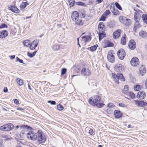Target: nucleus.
<instances>
[{
  "label": "nucleus",
  "mask_w": 147,
  "mask_h": 147,
  "mask_svg": "<svg viewBox=\"0 0 147 147\" xmlns=\"http://www.w3.org/2000/svg\"><path fill=\"white\" fill-rule=\"evenodd\" d=\"M0 147H4L3 142L2 139H0Z\"/></svg>",
  "instance_id": "nucleus-58"
},
{
  "label": "nucleus",
  "mask_w": 147,
  "mask_h": 147,
  "mask_svg": "<svg viewBox=\"0 0 147 147\" xmlns=\"http://www.w3.org/2000/svg\"><path fill=\"white\" fill-rule=\"evenodd\" d=\"M115 22L114 21H111L109 24V27L110 28H113L115 26Z\"/></svg>",
  "instance_id": "nucleus-37"
},
{
  "label": "nucleus",
  "mask_w": 147,
  "mask_h": 147,
  "mask_svg": "<svg viewBox=\"0 0 147 147\" xmlns=\"http://www.w3.org/2000/svg\"><path fill=\"white\" fill-rule=\"evenodd\" d=\"M17 82L18 84L20 86H22L23 84V81L20 79L18 78L17 79Z\"/></svg>",
  "instance_id": "nucleus-40"
},
{
  "label": "nucleus",
  "mask_w": 147,
  "mask_h": 147,
  "mask_svg": "<svg viewBox=\"0 0 147 147\" xmlns=\"http://www.w3.org/2000/svg\"><path fill=\"white\" fill-rule=\"evenodd\" d=\"M119 106L121 107H125V105L124 104H123L122 103H119Z\"/></svg>",
  "instance_id": "nucleus-61"
},
{
  "label": "nucleus",
  "mask_w": 147,
  "mask_h": 147,
  "mask_svg": "<svg viewBox=\"0 0 147 147\" xmlns=\"http://www.w3.org/2000/svg\"><path fill=\"white\" fill-rule=\"evenodd\" d=\"M80 15L82 18H84L85 16V13L84 11L80 13Z\"/></svg>",
  "instance_id": "nucleus-53"
},
{
  "label": "nucleus",
  "mask_w": 147,
  "mask_h": 147,
  "mask_svg": "<svg viewBox=\"0 0 147 147\" xmlns=\"http://www.w3.org/2000/svg\"><path fill=\"white\" fill-rule=\"evenodd\" d=\"M146 94L145 92L141 91L138 92L136 97L138 99H143L146 97Z\"/></svg>",
  "instance_id": "nucleus-12"
},
{
  "label": "nucleus",
  "mask_w": 147,
  "mask_h": 147,
  "mask_svg": "<svg viewBox=\"0 0 147 147\" xmlns=\"http://www.w3.org/2000/svg\"><path fill=\"white\" fill-rule=\"evenodd\" d=\"M98 28L99 31L100 30L105 31V26L103 22H101L99 23L98 26Z\"/></svg>",
  "instance_id": "nucleus-26"
},
{
  "label": "nucleus",
  "mask_w": 147,
  "mask_h": 147,
  "mask_svg": "<svg viewBox=\"0 0 147 147\" xmlns=\"http://www.w3.org/2000/svg\"><path fill=\"white\" fill-rule=\"evenodd\" d=\"M75 0H68L70 7H73L74 5L75 2Z\"/></svg>",
  "instance_id": "nucleus-39"
},
{
  "label": "nucleus",
  "mask_w": 147,
  "mask_h": 147,
  "mask_svg": "<svg viewBox=\"0 0 147 147\" xmlns=\"http://www.w3.org/2000/svg\"><path fill=\"white\" fill-rule=\"evenodd\" d=\"M15 55H13L11 56H10V59H13L15 58Z\"/></svg>",
  "instance_id": "nucleus-64"
},
{
  "label": "nucleus",
  "mask_w": 147,
  "mask_h": 147,
  "mask_svg": "<svg viewBox=\"0 0 147 147\" xmlns=\"http://www.w3.org/2000/svg\"><path fill=\"white\" fill-rule=\"evenodd\" d=\"M106 35L104 31L100 30L99 33V39L100 41L103 38L105 37Z\"/></svg>",
  "instance_id": "nucleus-21"
},
{
  "label": "nucleus",
  "mask_w": 147,
  "mask_h": 147,
  "mask_svg": "<svg viewBox=\"0 0 147 147\" xmlns=\"http://www.w3.org/2000/svg\"><path fill=\"white\" fill-rule=\"evenodd\" d=\"M57 108L58 109L59 111H62L64 108L63 106L61 104H59L57 105Z\"/></svg>",
  "instance_id": "nucleus-46"
},
{
  "label": "nucleus",
  "mask_w": 147,
  "mask_h": 147,
  "mask_svg": "<svg viewBox=\"0 0 147 147\" xmlns=\"http://www.w3.org/2000/svg\"><path fill=\"white\" fill-rule=\"evenodd\" d=\"M126 17L122 16H120L119 18V20L120 22L123 24L125 23V21L126 20Z\"/></svg>",
  "instance_id": "nucleus-29"
},
{
  "label": "nucleus",
  "mask_w": 147,
  "mask_h": 147,
  "mask_svg": "<svg viewBox=\"0 0 147 147\" xmlns=\"http://www.w3.org/2000/svg\"><path fill=\"white\" fill-rule=\"evenodd\" d=\"M27 55L30 58H32L33 57L32 54L30 52H28L27 53Z\"/></svg>",
  "instance_id": "nucleus-60"
},
{
  "label": "nucleus",
  "mask_w": 147,
  "mask_h": 147,
  "mask_svg": "<svg viewBox=\"0 0 147 147\" xmlns=\"http://www.w3.org/2000/svg\"><path fill=\"white\" fill-rule=\"evenodd\" d=\"M115 106L112 103H109L107 105V107L109 108H114Z\"/></svg>",
  "instance_id": "nucleus-49"
},
{
  "label": "nucleus",
  "mask_w": 147,
  "mask_h": 147,
  "mask_svg": "<svg viewBox=\"0 0 147 147\" xmlns=\"http://www.w3.org/2000/svg\"><path fill=\"white\" fill-rule=\"evenodd\" d=\"M30 41L28 40H26L23 42V43L24 46L28 47L29 45H30Z\"/></svg>",
  "instance_id": "nucleus-36"
},
{
  "label": "nucleus",
  "mask_w": 147,
  "mask_h": 147,
  "mask_svg": "<svg viewBox=\"0 0 147 147\" xmlns=\"http://www.w3.org/2000/svg\"><path fill=\"white\" fill-rule=\"evenodd\" d=\"M114 115L115 118L118 119L121 117L122 113L120 111L115 110L114 111Z\"/></svg>",
  "instance_id": "nucleus-19"
},
{
  "label": "nucleus",
  "mask_w": 147,
  "mask_h": 147,
  "mask_svg": "<svg viewBox=\"0 0 147 147\" xmlns=\"http://www.w3.org/2000/svg\"><path fill=\"white\" fill-rule=\"evenodd\" d=\"M124 67L121 64L117 65L115 67V69L117 71L121 72L124 69Z\"/></svg>",
  "instance_id": "nucleus-20"
},
{
  "label": "nucleus",
  "mask_w": 147,
  "mask_h": 147,
  "mask_svg": "<svg viewBox=\"0 0 147 147\" xmlns=\"http://www.w3.org/2000/svg\"><path fill=\"white\" fill-rule=\"evenodd\" d=\"M135 104L140 107H144L147 105V103L143 101L134 100Z\"/></svg>",
  "instance_id": "nucleus-14"
},
{
  "label": "nucleus",
  "mask_w": 147,
  "mask_h": 147,
  "mask_svg": "<svg viewBox=\"0 0 147 147\" xmlns=\"http://www.w3.org/2000/svg\"><path fill=\"white\" fill-rule=\"evenodd\" d=\"M98 47V45L96 44L92 46H91L89 48H88V49H90V51H94L96 50L97 48Z\"/></svg>",
  "instance_id": "nucleus-33"
},
{
  "label": "nucleus",
  "mask_w": 147,
  "mask_h": 147,
  "mask_svg": "<svg viewBox=\"0 0 147 147\" xmlns=\"http://www.w3.org/2000/svg\"><path fill=\"white\" fill-rule=\"evenodd\" d=\"M127 94L129 96L133 99H134L135 98V94L132 92H129Z\"/></svg>",
  "instance_id": "nucleus-38"
},
{
  "label": "nucleus",
  "mask_w": 147,
  "mask_h": 147,
  "mask_svg": "<svg viewBox=\"0 0 147 147\" xmlns=\"http://www.w3.org/2000/svg\"><path fill=\"white\" fill-rule=\"evenodd\" d=\"M89 133L91 135H92L93 133V130L92 129H90L89 131Z\"/></svg>",
  "instance_id": "nucleus-59"
},
{
  "label": "nucleus",
  "mask_w": 147,
  "mask_h": 147,
  "mask_svg": "<svg viewBox=\"0 0 147 147\" xmlns=\"http://www.w3.org/2000/svg\"><path fill=\"white\" fill-rule=\"evenodd\" d=\"M81 73L82 75L87 76L90 75L91 73L88 69L84 68L82 69Z\"/></svg>",
  "instance_id": "nucleus-18"
},
{
  "label": "nucleus",
  "mask_w": 147,
  "mask_h": 147,
  "mask_svg": "<svg viewBox=\"0 0 147 147\" xmlns=\"http://www.w3.org/2000/svg\"><path fill=\"white\" fill-rule=\"evenodd\" d=\"M128 87L127 85H125L124 86V88L123 89V93L126 94H127L128 93Z\"/></svg>",
  "instance_id": "nucleus-32"
},
{
  "label": "nucleus",
  "mask_w": 147,
  "mask_h": 147,
  "mask_svg": "<svg viewBox=\"0 0 147 147\" xmlns=\"http://www.w3.org/2000/svg\"><path fill=\"white\" fill-rule=\"evenodd\" d=\"M134 17L135 21H139L140 19L141 16L139 13L136 12L135 13Z\"/></svg>",
  "instance_id": "nucleus-24"
},
{
  "label": "nucleus",
  "mask_w": 147,
  "mask_h": 147,
  "mask_svg": "<svg viewBox=\"0 0 147 147\" xmlns=\"http://www.w3.org/2000/svg\"><path fill=\"white\" fill-rule=\"evenodd\" d=\"M105 47H112L113 46V44L110 41L108 40H106L105 42Z\"/></svg>",
  "instance_id": "nucleus-25"
},
{
  "label": "nucleus",
  "mask_w": 147,
  "mask_h": 147,
  "mask_svg": "<svg viewBox=\"0 0 147 147\" xmlns=\"http://www.w3.org/2000/svg\"><path fill=\"white\" fill-rule=\"evenodd\" d=\"M82 38L83 39V40L85 42H88L91 40V38L90 37H86L85 36L82 37Z\"/></svg>",
  "instance_id": "nucleus-41"
},
{
  "label": "nucleus",
  "mask_w": 147,
  "mask_h": 147,
  "mask_svg": "<svg viewBox=\"0 0 147 147\" xmlns=\"http://www.w3.org/2000/svg\"><path fill=\"white\" fill-rule=\"evenodd\" d=\"M131 65L133 66H138L139 64V61L137 57L133 58L130 61Z\"/></svg>",
  "instance_id": "nucleus-8"
},
{
  "label": "nucleus",
  "mask_w": 147,
  "mask_h": 147,
  "mask_svg": "<svg viewBox=\"0 0 147 147\" xmlns=\"http://www.w3.org/2000/svg\"><path fill=\"white\" fill-rule=\"evenodd\" d=\"M110 9L114 15L118 16L120 14V12L117 9H116L114 4H111L110 6Z\"/></svg>",
  "instance_id": "nucleus-11"
},
{
  "label": "nucleus",
  "mask_w": 147,
  "mask_h": 147,
  "mask_svg": "<svg viewBox=\"0 0 147 147\" xmlns=\"http://www.w3.org/2000/svg\"><path fill=\"white\" fill-rule=\"evenodd\" d=\"M48 103H50L52 105H55L56 104V102L54 101L49 100L48 101Z\"/></svg>",
  "instance_id": "nucleus-55"
},
{
  "label": "nucleus",
  "mask_w": 147,
  "mask_h": 147,
  "mask_svg": "<svg viewBox=\"0 0 147 147\" xmlns=\"http://www.w3.org/2000/svg\"><path fill=\"white\" fill-rule=\"evenodd\" d=\"M142 18L144 22L147 24V15L143 14L142 16Z\"/></svg>",
  "instance_id": "nucleus-35"
},
{
  "label": "nucleus",
  "mask_w": 147,
  "mask_h": 147,
  "mask_svg": "<svg viewBox=\"0 0 147 147\" xmlns=\"http://www.w3.org/2000/svg\"><path fill=\"white\" fill-rule=\"evenodd\" d=\"M76 24L78 25L81 26L83 25L84 24V21L81 19L77 20V21H75Z\"/></svg>",
  "instance_id": "nucleus-30"
},
{
  "label": "nucleus",
  "mask_w": 147,
  "mask_h": 147,
  "mask_svg": "<svg viewBox=\"0 0 147 147\" xmlns=\"http://www.w3.org/2000/svg\"><path fill=\"white\" fill-rule=\"evenodd\" d=\"M66 69L65 68H63L61 70V75H63L65 74L66 72Z\"/></svg>",
  "instance_id": "nucleus-50"
},
{
  "label": "nucleus",
  "mask_w": 147,
  "mask_h": 147,
  "mask_svg": "<svg viewBox=\"0 0 147 147\" xmlns=\"http://www.w3.org/2000/svg\"><path fill=\"white\" fill-rule=\"evenodd\" d=\"M14 103L16 105H18L19 104V102L18 100L16 99H15V100Z\"/></svg>",
  "instance_id": "nucleus-63"
},
{
  "label": "nucleus",
  "mask_w": 147,
  "mask_h": 147,
  "mask_svg": "<svg viewBox=\"0 0 147 147\" xmlns=\"http://www.w3.org/2000/svg\"><path fill=\"white\" fill-rule=\"evenodd\" d=\"M140 36L142 38H146L147 36V34L145 32L143 31L140 32L139 34Z\"/></svg>",
  "instance_id": "nucleus-31"
},
{
  "label": "nucleus",
  "mask_w": 147,
  "mask_h": 147,
  "mask_svg": "<svg viewBox=\"0 0 147 147\" xmlns=\"http://www.w3.org/2000/svg\"><path fill=\"white\" fill-rule=\"evenodd\" d=\"M125 21V23H124L123 24L126 25V26H129L131 24V20L129 19H127V18H126V20Z\"/></svg>",
  "instance_id": "nucleus-34"
},
{
  "label": "nucleus",
  "mask_w": 147,
  "mask_h": 147,
  "mask_svg": "<svg viewBox=\"0 0 147 147\" xmlns=\"http://www.w3.org/2000/svg\"><path fill=\"white\" fill-rule=\"evenodd\" d=\"M79 15L78 12L77 11H75L73 12L71 16V18L72 20L75 21H77L79 19Z\"/></svg>",
  "instance_id": "nucleus-15"
},
{
  "label": "nucleus",
  "mask_w": 147,
  "mask_h": 147,
  "mask_svg": "<svg viewBox=\"0 0 147 147\" xmlns=\"http://www.w3.org/2000/svg\"><path fill=\"white\" fill-rule=\"evenodd\" d=\"M112 76L115 82L117 84L119 83V80L123 82H124L125 81V79L122 74H115L112 73Z\"/></svg>",
  "instance_id": "nucleus-1"
},
{
  "label": "nucleus",
  "mask_w": 147,
  "mask_h": 147,
  "mask_svg": "<svg viewBox=\"0 0 147 147\" xmlns=\"http://www.w3.org/2000/svg\"><path fill=\"white\" fill-rule=\"evenodd\" d=\"M117 55L121 60L123 59L125 55V51L122 49H121L117 52Z\"/></svg>",
  "instance_id": "nucleus-9"
},
{
  "label": "nucleus",
  "mask_w": 147,
  "mask_h": 147,
  "mask_svg": "<svg viewBox=\"0 0 147 147\" xmlns=\"http://www.w3.org/2000/svg\"><path fill=\"white\" fill-rule=\"evenodd\" d=\"M121 32V30L120 29H118L114 32L113 34V38L114 39L118 38L120 36Z\"/></svg>",
  "instance_id": "nucleus-13"
},
{
  "label": "nucleus",
  "mask_w": 147,
  "mask_h": 147,
  "mask_svg": "<svg viewBox=\"0 0 147 147\" xmlns=\"http://www.w3.org/2000/svg\"><path fill=\"white\" fill-rule=\"evenodd\" d=\"M107 59L110 62L113 63L115 61V59L113 55V51L111 50L109 51L108 53Z\"/></svg>",
  "instance_id": "nucleus-6"
},
{
  "label": "nucleus",
  "mask_w": 147,
  "mask_h": 147,
  "mask_svg": "<svg viewBox=\"0 0 147 147\" xmlns=\"http://www.w3.org/2000/svg\"><path fill=\"white\" fill-rule=\"evenodd\" d=\"M76 4L77 5H80L84 7L86 6V4L82 2H76Z\"/></svg>",
  "instance_id": "nucleus-43"
},
{
  "label": "nucleus",
  "mask_w": 147,
  "mask_h": 147,
  "mask_svg": "<svg viewBox=\"0 0 147 147\" xmlns=\"http://www.w3.org/2000/svg\"><path fill=\"white\" fill-rule=\"evenodd\" d=\"M105 15L106 16H108L110 13V12L109 10L108 9L105 11Z\"/></svg>",
  "instance_id": "nucleus-52"
},
{
  "label": "nucleus",
  "mask_w": 147,
  "mask_h": 147,
  "mask_svg": "<svg viewBox=\"0 0 147 147\" xmlns=\"http://www.w3.org/2000/svg\"><path fill=\"white\" fill-rule=\"evenodd\" d=\"M27 138L33 140H36L37 138V135L32 133V131H30L28 134Z\"/></svg>",
  "instance_id": "nucleus-7"
},
{
  "label": "nucleus",
  "mask_w": 147,
  "mask_h": 147,
  "mask_svg": "<svg viewBox=\"0 0 147 147\" xmlns=\"http://www.w3.org/2000/svg\"><path fill=\"white\" fill-rule=\"evenodd\" d=\"M101 100V97L98 96L96 95L90 98L89 102V104L93 105L100 102Z\"/></svg>",
  "instance_id": "nucleus-3"
},
{
  "label": "nucleus",
  "mask_w": 147,
  "mask_h": 147,
  "mask_svg": "<svg viewBox=\"0 0 147 147\" xmlns=\"http://www.w3.org/2000/svg\"><path fill=\"white\" fill-rule=\"evenodd\" d=\"M7 27V26L6 24H1L0 26V28H5V27Z\"/></svg>",
  "instance_id": "nucleus-56"
},
{
  "label": "nucleus",
  "mask_w": 147,
  "mask_h": 147,
  "mask_svg": "<svg viewBox=\"0 0 147 147\" xmlns=\"http://www.w3.org/2000/svg\"><path fill=\"white\" fill-rule=\"evenodd\" d=\"M9 9L11 11L16 13H18L20 11L16 7L13 5H9L8 7Z\"/></svg>",
  "instance_id": "nucleus-16"
},
{
  "label": "nucleus",
  "mask_w": 147,
  "mask_h": 147,
  "mask_svg": "<svg viewBox=\"0 0 147 147\" xmlns=\"http://www.w3.org/2000/svg\"><path fill=\"white\" fill-rule=\"evenodd\" d=\"M103 0H96V2L97 3L99 4L102 2Z\"/></svg>",
  "instance_id": "nucleus-62"
},
{
  "label": "nucleus",
  "mask_w": 147,
  "mask_h": 147,
  "mask_svg": "<svg viewBox=\"0 0 147 147\" xmlns=\"http://www.w3.org/2000/svg\"><path fill=\"white\" fill-rule=\"evenodd\" d=\"M106 18V16L105 15H103L101 16L100 20L104 21L105 20Z\"/></svg>",
  "instance_id": "nucleus-51"
},
{
  "label": "nucleus",
  "mask_w": 147,
  "mask_h": 147,
  "mask_svg": "<svg viewBox=\"0 0 147 147\" xmlns=\"http://www.w3.org/2000/svg\"><path fill=\"white\" fill-rule=\"evenodd\" d=\"M142 87L141 86L137 85L134 87V89L136 91H139L141 89Z\"/></svg>",
  "instance_id": "nucleus-42"
},
{
  "label": "nucleus",
  "mask_w": 147,
  "mask_h": 147,
  "mask_svg": "<svg viewBox=\"0 0 147 147\" xmlns=\"http://www.w3.org/2000/svg\"><path fill=\"white\" fill-rule=\"evenodd\" d=\"M128 46L129 48L131 50L134 49L136 48V42L134 40H130Z\"/></svg>",
  "instance_id": "nucleus-17"
},
{
  "label": "nucleus",
  "mask_w": 147,
  "mask_h": 147,
  "mask_svg": "<svg viewBox=\"0 0 147 147\" xmlns=\"http://www.w3.org/2000/svg\"><path fill=\"white\" fill-rule=\"evenodd\" d=\"M104 105V104L99 103V102L97 103V104H96V106L98 108H100L103 107Z\"/></svg>",
  "instance_id": "nucleus-45"
},
{
  "label": "nucleus",
  "mask_w": 147,
  "mask_h": 147,
  "mask_svg": "<svg viewBox=\"0 0 147 147\" xmlns=\"http://www.w3.org/2000/svg\"><path fill=\"white\" fill-rule=\"evenodd\" d=\"M107 112L109 113H111L113 112V110L111 108H109L107 110Z\"/></svg>",
  "instance_id": "nucleus-54"
},
{
  "label": "nucleus",
  "mask_w": 147,
  "mask_h": 147,
  "mask_svg": "<svg viewBox=\"0 0 147 147\" xmlns=\"http://www.w3.org/2000/svg\"><path fill=\"white\" fill-rule=\"evenodd\" d=\"M8 35V32L6 30H3L0 32V38H3L7 36Z\"/></svg>",
  "instance_id": "nucleus-22"
},
{
  "label": "nucleus",
  "mask_w": 147,
  "mask_h": 147,
  "mask_svg": "<svg viewBox=\"0 0 147 147\" xmlns=\"http://www.w3.org/2000/svg\"><path fill=\"white\" fill-rule=\"evenodd\" d=\"M139 71L140 74L142 76H143L146 72L145 68L144 66H142L140 68Z\"/></svg>",
  "instance_id": "nucleus-23"
},
{
  "label": "nucleus",
  "mask_w": 147,
  "mask_h": 147,
  "mask_svg": "<svg viewBox=\"0 0 147 147\" xmlns=\"http://www.w3.org/2000/svg\"><path fill=\"white\" fill-rule=\"evenodd\" d=\"M28 4H29L27 3V1L25 2H23L20 5V9H24L26 7V5Z\"/></svg>",
  "instance_id": "nucleus-28"
},
{
  "label": "nucleus",
  "mask_w": 147,
  "mask_h": 147,
  "mask_svg": "<svg viewBox=\"0 0 147 147\" xmlns=\"http://www.w3.org/2000/svg\"><path fill=\"white\" fill-rule=\"evenodd\" d=\"M31 127L25 125H22L21 127V129H22L20 132V134L21 136H23L24 135H27V136L28 130H30L31 129Z\"/></svg>",
  "instance_id": "nucleus-4"
},
{
  "label": "nucleus",
  "mask_w": 147,
  "mask_h": 147,
  "mask_svg": "<svg viewBox=\"0 0 147 147\" xmlns=\"http://www.w3.org/2000/svg\"><path fill=\"white\" fill-rule=\"evenodd\" d=\"M14 125L11 123L5 124L0 127V130L2 131H8L12 129Z\"/></svg>",
  "instance_id": "nucleus-5"
},
{
  "label": "nucleus",
  "mask_w": 147,
  "mask_h": 147,
  "mask_svg": "<svg viewBox=\"0 0 147 147\" xmlns=\"http://www.w3.org/2000/svg\"><path fill=\"white\" fill-rule=\"evenodd\" d=\"M115 5L116 7L118 9H119L120 10H122V8L120 5L117 2L116 3H115Z\"/></svg>",
  "instance_id": "nucleus-47"
},
{
  "label": "nucleus",
  "mask_w": 147,
  "mask_h": 147,
  "mask_svg": "<svg viewBox=\"0 0 147 147\" xmlns=\"http://www.w3.org/2000/svg\"><path fill=\"white\" fill-rule=\"evenodd\" d=\"M39 40L36 39L32 41L30 45L29 48L31 50H33L38 46Z\"/></svg>",
  "instance_id": "nucleus-10"
},
{
  "label": "nucleus",
  "mask_w": 147,
  "mask_h": 147,
  "mask_svg": "<svg viewBox=\"0 0 147 147\" xmlns=\"http://www.w3.org/2000/svg\"><path fill=\"white\" fill-rule=\"evenodd\" d=\"M52 49L54 51H56L59 49V46L57 45H54L53 46Z\"/></svg>",
  "instance_id": "nucleus-44"
},
{
  "label": "nucleus",
  "mask_w": 147,
  "mask_h": 147,
  "mask_svg": "<svg viewBox=\"0 0 147 147\" xmlns=\"http://www.w3.org/2000/svg\"><path fill=\"white\" fill-rule=\"evenodd\" d=\"M16 59H17V60L18 61H19V62L21 63H23V61L22 60L20 59L18 57H16Z\"/></svg>",
  "instance_id": "nucleus-57"
},
{
  "label": "nucleus",
  "mask_w": 147,
  "mask_h": 147,
  "mask_svg": "<svg viewBox=\"0 0 147 147\" xmlns=\"http://www.w3.org/2000/svg\"><path fill=\"white\" fill-rule=\"evenodd\" d=\"M38 140L40 143H44L46 140V137L43 134L41 130H38L37 131Z\"/></svg>",
  "instance_id": "nucleus-2"
},
{
  "label": "nucleus",
  "mask_w": 147,
  "mask_h": 147,
  "mask_svg": "<svg viewBox=\"0 0 147 147\" xmlns=\"http://www.w3.org/2000/svg\"><path fill=\"white\" fill-rule=\"evenodd\" d=\"M136 22L135 23L134 27L136 28H138L140 27V24L138 21H135Z\"/></svg>",
  "instance_id": "nucleus-48"
},
{
  "label": "nucleus",
  "mask_w": 147,
  "mask_h": 147,
  "mask_svg": "<svg viewBox=\"0 0 147 147\" xmlns=\"http://www.w3.org/2000/svg\"><path fill=\"white\" fill-rule=\"evenodd\" d=\"M126 34H124V35L122 36L121 39V43L122 45H125L126 43Z\"/></svg>",
  "instance_id": "nucleus-27"
}]
</instances>
